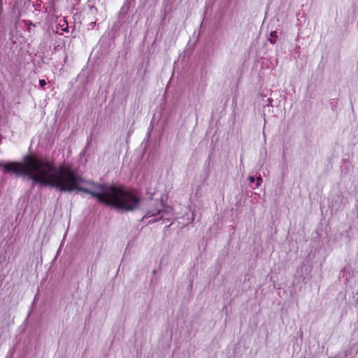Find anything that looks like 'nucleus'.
I'll return each instance as SVG.
<instances>
[{
    "mask_svg": "<svg viewBox=\"0 0 358 358\" xmlns=\"http://www.w3.org/2000/svg\"><path fill=\"white\" fill-rule=\"evenodd\" d=\"M353 300H354V301H355L358 304V291L354 295Z\"/></svg>",
    "mask_w": 358,
    "mask_h": 358,
    "instance_id": "9",
    "label": "nucleus"
},
{
    "mask_svg": "<svg viewBox=\"0 0 358 358\" xmlns=\"http://www.w3.org/2000/svg\"><path fill=\"white\" fill-rule=\"evenodd\" d=\"M269 36L270 37L268 38V41H270V43H271L273 44L275 43L276 38H278L277 31H271L270 33Z\"/></svg>",
    "mask_w": 358,
    "mask_h": 358,
    "instance_id": "5",
    "label": "nucleus"
},
{
    "mask_svg": "<svg viewBox=\"0 0 358 358\" xmlns=\"http://www.w3.org/2000/svg\"><path fill=\"white\" fill-rule=\"evenodd\" d=\"M95 24H96V22H92V26L93 27Z\"/></svg>",
    "mask_w": 358,
    "mask_h": 358,
    "instance_id": "12",
    "label": "nucleus"
},
{
    "mask_svg": "<svg viewBox=\"0 0 358 358\" xmlns=\"http://www.w3.org/2000/svg\"><path fill=\"white\" fill-rule=\"evenodd\" d=\"M26 24H27V31H28L29 32H30V31H31V26H34V27H35V26H36V25H35L34 24H33L31 21H28V22H27Z\"/></svg>",
    "mask_w": 358,
    "mask_h": 358,
    "instance_id": "7",
    "label": "nucleus"
},
{
    "mask_svg": "<svg viewBox=\"0 0 358 358\" xmlns=\"http://www.w3.org/2000/svg\"><path fill=\"white\" fill-rule=\"evenodd\" d=\"M64 24H62V25H61V26H62V27H63L64 25H65L66 27H65L64 28H62V29L63 31H66V30H67V29H68V24H67V23H66V22L65 20H64Z\"/></svg>",
    "mask_w": 358,
    "mask_h": 358,
    "instance_id": "10",
    "label": "nucleus"
},
{
    "mask_svg": "<svg viewBox=\"0 0 358 358\" xmlns=\"http://www.w3.org/2000/svg\"><path fill=\"white\" fill-rule=\"evenodd\" d=\"M256 181H257L256 187H259L261 185L262 182V177L260 176L257 177Z\"/></svg>",
    "mask_w": 358,
    "mask_h": 358,
    "instance_id": "6",
    "label": "nucleus"
},
{
    "mask_svg": "<svg viewBox=\"0 0 358 358\" xmlns=\"http://www.w3.org/2000/svg\"><path fill=\"white\" fill-rule=\"evenodd\" d=\"M172 208L170 206H164L161 202H158L154 208H150L145 215L143 216V220H148V223H153L162 219H166V215L172 213ZM169 220V218H167Z\"/></svg>",
    "mask_w": 358,
    "mask_h": 358,
    "instance_id": "2",
    "label": "nucleus"
},
{
    "mask_svg": "<svg viewBox=\"0 0 358 358\" xmlns=\"http://www.w3.org/2000/svg\"><path fill=\"white\" fill-rule=\"evenodd\" d=\"M129 9V0H126L121 8L120 13L125 15Z\"/></svg>",
    "mask_w": 358,
    "mask_h": 358,
    "instance_id": "4",
    "label": "nucleus"
},
{
    "mask_svg": "<svg viewBox=\"0 0 358 358\" xmlns=\"http://www.w3.org/2000/svg\"><path fill=\"white\" fill-rule=\"evenodd\" d=\"M39 84H40L41 87H43L44 86L46 85L47 83L44 79H42V80H39Z\"/></svg>",
    "mask_w": 358,
    "mask_h": 358,
    "instance_id": "8",
    "label": "nucleus"
},
{
    "mask_svg": "<svg viewBox=\"0 0 358 358\" xmlns=\"http://www.w3.org/2000/svg\"><path fill=\"white\" fill-rule=\"evenodd\" d=\"M249 180L252 183V182H254L255 181V178L254 176H250L249 177Z\"/></svg>",
    "mask_w": 358,
    "mask_h": 358,
    "instance_id": "11",
    "label": "nucleus"
},
{
    "mask_svg": "<svg viewBox=\"0 0 358 358\" xmlns=\"http://www.w3.org/2000/svg\"><path fill=\"white\" fill-rule=\"evenodd\" d=\"M5 173L27 176L34 184L51 187L60 192H71L78 190L90 194L100 202L122 211L136 209L140 199L133 192L114 185H93L92 189L83 187L84 179L69 166H56L46 157L26 156L24 163L0 164Z\"/></svg>",
    "mask_w": 358,
    "mask_h": 358,
    "instance_id": "1",
    "label": "nucleus"
},
{
    "mask_svg": "<svg viewBox=\"0 0 358 358\" xmlns=\"http://www.w3.org/2000/svg\"><path fill=\"white\" fill-rule=\"evenodd\" d=\"M357 353L358 348L354 350L353 348H351L350 350L345 351V357L346 358H353Z\"/></svg>",
    "mask_w": 358,
    "mask_h": 358,
    "instance_id": "3",
    "label": "nucleus"
}]
</instances>
